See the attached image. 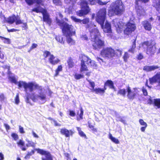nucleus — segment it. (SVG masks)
Returning a JSON list of instances; mask_svg holds the SVG:
<instances>
[{"label": "nucleus", "instance_id": "12", "mask_svg": "<svg viewBox=\"0 0 160 160\" xmlns=\"http://www.w3.org/2000/svg\"><path fill=\"white\" fill-rule=\"evenodd\" d=\"M35 150L38 153L45 156V158H42V160H52V157L48 151L40 148L36 149Z\"/></svg>", "mask_w": 160, "mask_h": 160}, {"label": "nucleus", "instance_id": "51", "mask_svg": "<svg viewBox=\"0 0 160 160\" xmlns=\"http://www.w3.org/2000/svg\"><path fill=\"white\" fill-rule=\"evenodd\" d=\"M77 0H65V2L67 3H70L73 4L74 2L76 1Z\"/></svg>", "mask_w": 160, "mask_h": 160}, {"label": "nucleus", "instance_id": "3", "mask_svg": "<svg viewBox=\"0 0 160 160\" xmlns=\"http://www.w3.org/2000/svg\"><path fill=\"white\" fill-rule=\"evenodd\" d=\"M124 10V5L121 0H117L110 5L108 8V15L112 16L114 15H120Z\"/></svg>", "mask_w": 160, "mask_h": 160}, {"label": "nucleus", "instance_id": "18", "mask_svg": "<svg viewBox=\"0 0 160 160\" xmlns=\"http://www.w3.org/2000/svg\"><path fill=\"white\" fill-rule=\"evenodd\" d=\"M83 58L84 60H86L87 64L91 65L94 68H97V65L94 61L91 60L89 58L84 55H83Z\"/></svg>", "mask_w": 160, "mask_h": 160}, {"label": "nucleus", "instance_id": "24", "mask_svg": "<svg viewBox=\"0 0 160 160\" xmlns=\"http://www.w3.org/2000/svg\"><path fill=\"white\" fill-rule=\"evenodd\" d=\"M8 79L11 82L18 85L19 82H18L17 81V78L14 75L11 74L9 75L8 77Z\"/></svg>", "mask_w": 160, "mask_h": 160}, {"label": "nucleus", "instance_id": "55", "mask_svg": "<svg viewBox=\"0 0 160 160\" xmlns=\"http://www.w3.org/2000/svg\"><path fill=\"white\" fill-rule=\"evenodd\" d=\"M88 81L89 82V84H90L92 88V90L93 89H94V87L95 85L94 82H91L88 80Z\"/></svg>", "mask_w": 160, "mask_h": 160}, {"label": "nucleus", "instance_id": "14", "mask_svg": "<svg viewBox=\"0 0 160 160\" xmlns=\"http://www.w3.org/2000/svg\"><path fill=\"white\" fill-rule=\"evenodd\" d=\"M136 26L133 23L128 22L126 25V28L124 31V33L126 35H129L132 32L134 31L136 29Z\"/></svg>", "mask_w": 160, "mask_h": 160}, {"label": "nucleus", "instance_id": "49", "mask_svg": "<svg viewBox=\"0 0 160 160\" xmlns=\"http://www.w3.org/2000/svg\"><path fill=\"white\" fill-rule=\"evenodd\" d=\"M53 3L56 5H61V2L60 0H52Z\"/></svg>", "mask_w": 160, "mask_h": 160}, {"label": "nucleus", "instance_id": "2", "mask_svg": "<svg viewBox=\"0 0 160 160\" xmlns=\"http://www.w3.org/2000/svg\"><path fill=\"white\" fill-rule=\"evenodd\" d=\"M56 21L58 25L62 28L63 32L66 36L67 42L70 45L74 44L75 43L74 40L70 37L75 34V30L74 27L72 25L61 21L58 19V17L56 18Z\"/></svg>", "mask_w": 160, "mask_h": 160}, {"label": "nucleus", "instance_id": "8", "mask_svg": "<svg viewBox=\"0 0 160 160\" xmlns=\"http://www.w3.org/2000/svg\"><path fill=\"white\" fill-rule=\"evenodd\" d=\"M149 0H136L135 2V7L138 14L140 16L144 15L145 11L142 7V2H148Z\"/></svg>", "mask_w": 160, "mask_h": 160}, {"label": "nucleus", "instance_id": "46", "mask_svg": "<svg viewBox=\"0 0 160 160\" xmlns=\"http://www.w3.org/2000/svg\"><path fill=\"white\" fill-rule=\"evenodd\" d=\"M139 122L141 125L147 126V123L142 119H140L139 120Z\"/></svg>", "mask_w": 160, "mask_h": 160}, {"label": "nucleus", "instance_id": "34", "mask_svg": "<svg viewBox=\"0 0 160 160\" xmlns=\"http://www.w3.org/2000/svg\"><path fill=\"white\" fill-rule=\"evenodd\" d=\"M68 63L69 68H72L74 65V63L71 58H69L68 61Z\"/></svg>", "mask_w": 160, "mask_h": 160}, {"label": "nucleus", "instance_id": "25", "mask_svg": "<svg viewBox=\"0 0 160 160\" xmlns=\"http://www.w3.org/2000/svg\"><path fill=\"white\" fill-rule=\"evenodd\" d=\"M142 24L144 28L146 30L150 31L152 28V26L148 21H144L142 22Z\"/></svg>", "mask_w": 160, "mask_h": 160}, {"label": "nucleus", "instance_id": "43", "mask_svg": "<svg viewBox=\"0 0 160 160\" xmlns=\"http://www.w3.org/2000/svg\"><path fill=\"white\" fill-rule=\"evenodd\" d=\"M26 141L28 143V144H26V146L27 147L32 146L34 145V143L32 141L29 140L28 139H26Z\"/></svg>", "mask_w": 160, "mask_h": 160}, {"label": "nucleus", "instance_id": "31", "mask_svg": "<svg viewBox=\"0 0 160 160\" xmlns=\"http://www.w3.org/2000/svg\"><path fill=\"white\" fill-rule=\"evenodd\" d=\"M153 5L157 10L159 11L160 9V0H156L153 2Z\"/></svg>", "mask_w": 160, "mask_h": 160}, {"label": "nucleus", "instance_id": "29", "mask_svg": "<svg viewBox=\"0 0 160 160\" xmlns=\"http://www.w3.org/2000/svg\"><path fill=\"white\" fill-rule=\"evenodd\" d=\"M105 90V89H104L100 88H94L92 90V91L95 92L97 94H102L104 92Z\"/></svg>", "mask_w": 160, "mask_h": 160}, {"label": "nucleus", "instance_id": "16", "mask_svg": "<svg viewBox=\"0 0 160 160\" xmlns=\"http://www.w3.org/2000/svg\"><path fill=\"white\" fill-rule=\"evenodd\" d=\"M127 91L128 92L127 97L130 99H133L138 93V90L136 88H134L131 90L129 87H127Z\"/></svg>", "mask_w": 160, "mask_h": 160}, {"label": "nucleus", "instance_id": "39", "mask_svg": "<svg viewBox=\"0 0 160 160\" xmlns=\"http://www.w3.org/2000/svg\"><path fill=\"white\" fill-rule=\"evenodd\" d=\"M129 57V56L128 53L127 52H125L123 56L124 61L125 62H127L128 61V58Z\"/></svg>", "mask_w": 160, "mask_h": 160}, {"label": "nucleus", "instance_id": "15", "mask_svg": "<svg viewBox=\"0 0 160 160\" xmlns=\"http://www.w3.org/2000/svg\"><path fill=\"white\" fill-rule=\"evenodd\" d=\"M113 23L115 27L117 32L121 33L123 30L124 24L119 19H116L113 21Z\"/></svg>", "mask_w": 160, "mask_h": 160}, {"label": "nucleus", "instance_id": "35", "mask_svg": "<svg viewBox=\"0 0 160 160\" xmlns=\"http://www.w3.org/2000/svg\"><path fill=\"white\" fill-rule=\"evenodd\" d=\"M155 105L158 108H160V99H157L154 100Z\"/></svg>", "mask_w": 160, "mask_h": 160}, {"label": "nucleus", "instance_id": "7", "mask_svg": "<svg viewBox=\"0 0 160 160\" xmlns=\"http://www.w3.org/2000/svg\"><path fill=\"white\" fill-rule=\"evenodd\" d=\"M82 9L77 12V15L81 17L87 14L90 11V9L85 0L81 1L80 3Z\"/></svg>", "mask_w": 160, "mask_h": 160}, {"label": "nucleus", "instance_id": "61", "mask_svg": "<svg viewBox=\"0 0 160 160\" xmlns=\"http://www.w3.org/2000/svg\"><path fill=\"white\" fill-rule=\"evenodd\" d=\"M143 56L141 54H139L138 55L137 58L138 59L141 60L143 58Z\"/></svg>", "mask_w": 160, "mask_h": 160}, {"label": "nucleus", "instance_id": "32", "mask_svg": "<svg viewBox=\"0 0 160 160\" xmlns=\"http://www.w3.org/2000/svg\"><path fill=\"white\" fill-rule=\"evenodd\" d=\"M77 129L79 135L82 137L86 138V136L85 133L81 130V128L79 127H77Z\"/></svg>", "mask_w": 160, "mask_h": 160}, {"label": "nucleus", "instance_id": "62", "mask_svg": "<svg viewBox=\"0 0 160 160\" xmlns=\"http://www.w3.org/2000/svg\"><path fill=\"white\" fill-rule=\"evenodd\" d=\"M8 31L9 32H16V31H19V30H18V29H8Z\"/></svg>", "mask_w": 160, "mask_h": 160}, {"label": "nucleus", "instance_id": "45", "mask_svg": "<svg viewBox=\"0 0 160 160\" xmlns=\"http://www.w3.org/2000/svg\"><path fill=\"white\" fill-rule=\"evenodd\" d=\"M126 90L125 89H121L118 92V93L125 96L126 94Z\"/></svg>", "mask_w": 160, "mask_h": 160}, {"label": "nucleus", "instance_id": "5", "mask_svg": "<svg viewBox=\"0 0 160 160\" xmlns=\"http://www.w3.org/2000/svg\"><path fill=\"white\" fill-rule=\"evenodd\" d=\"M141 45L144 48H147L146 52L148 54L153 55L156 52V47L154 41L151 40L144 42Z\"/></svg>", "mask_w": 160, "mask_h": 160}, {"label": "nucleus", "instance_id": "22", "mask_svg": "<svg viewBox=\"0 0 160 160\" xmlns=\"http://www.w3.org/2000/svg\"><path fill=\"white\" fill-rule=\"evenodd\" d=\"M89 3L91 5H94L97 3H98L100 5H106L108 2H102L100 0H87Z\"/></svg>", "mask_w": 160, "mask_h": 160}, {"label": "nucleus", "instance_id": "38", "mask_svg": "<svg viewBox=\"0 0 160 160\" xmlns=\"http://www.w3.org/2000/svg\"><path fill=\"white\" fill-rule=\"evenodd\" d=\"M56 39L57 41L61 43H63L64 41L62 37L59 36H57L56 37Z\"/></svg>", "mask_w": 160, "mask_h": 160}, {"label": "nucleus", "instance_id": "50", "mask_svg": "<svg viewBox=\"0 0 160 160\" xmlns=\"http://www.w3.org/2000/svg\"><path fill=\"white\" fill-rule=\"evenodd\" d=\"M17 144L18 145L20 146H22L24 144V142L22 140H20L18 142H17Z\"/></svg>", "mask_w": 160, "mask_h": 160}, {"label": "nucleus", "instance_id": "58", "mask_svg": "<svg viewBox=\"0 0 160 160\" xmlns=\"http://www.w3.org/2000/svg\"><path fill=\"white\" fill-rule=\"evenodd\" d=\"M81 38L83 40H87L88 39V37L85 35H81Z\"/></svg>", "mask_w": 160, "mask_h": 160}, {"label": "nucleus", "instance_id": "13", "mask_svg": "<svg viewBox=\"0 0 160 160\" xmlns=\"http://www.w3.org/2000/svg\"><path fill=\"white\" fill-rule=\"evenodd\" d=\"M101 53L104 57L111 58L114 56V51L111 48H107L103 50Z\"/></svg>", "mask_w": 160, "mask_h": 160}, {"label": "nucleus", "instance_id": "11", "mask_svg": "<svg viewBox=\"0 0 160 160\" xmlns=\"http://www.w3.org/2000/svg\"><path fill=\"white\" fill-rule=\"evenodd\" d=\"M43 55L45 58L48 57V61L52 65L56 64L60 61V60L58 58L54 56L49 51H45Z\"/></svg>", "mask_w": 160, "mask_h": 160}, {"label": "nucleus", "instance_id": "59", "mask_svg": "<svg viewBox=\"0 0 160 160\" xmlns=\"http://www.w3.org/2000/svg\"><path fill=\"white\" fill-rule=\"evenodd\" d=\"M4 126L5 127L7 131L10 129V127L7 124L4 123Z\"/></svg>", "mask_w": 160, "mask_h": 160}, {"label": "nucleus", "instance_id": "63", "mask_svg": "<svg viewBox=\"0 0 160 160\" xmlns=\"http://www.w3.org/2000/svg\"><path fill=\"white\" fill-rule=\"evenodd\" d=\"M147 127V126H143L142 127L140 128L142 132H144Z\"/></svg>", "mask_w": 160, "mask_h": 160}, {"label": "nucleus", "instance_id": "56", "mask_svg": "<svg viewBox=\"0 0 160 160\" xmlns=\"http://www.w3.org/2000/svg\"><path fill=\"white\" fill-rule=\"evenodd\" d=\"M32 133L34 138H39V136L33 130L32 131Z\"/></svg>", "mask_w": 160, "mask_h": 160}, {"label": "nucleus", "instance_id": "57", "mask_svg": "<svg viewBox=\"0 0 160 160\" xmlns=\"http://www.w3.org/2000/svg\"><path fill=\"white\" fill-rule=\"evenodd\" d=\"M69 115L72 117H74L75 115V113L73 111H69Z\"/></svg>", "mask_w": 160, "mask_h": 160}, {"label": "nucleus", "instance_id": "9", "mask_svg": "<svg viewBox=\"0 0 160 160\" xmlns=\"http://www.w3.org/2000/svg\"><path fill=\"white\" fill-rule=\"evenodd\" d=\"M106 15V8L100 9L97 14L96 18V21L100 25L103 24L105 21Z\"/></svg>", "mask_w": 160, "mask_h": 160}, {"label": "nucleus", "instance_id": "36", "mask_svg": "<svg viewBox=\"0 0 160 160\" xmlns=\"http://www.w3.org/2000/svg\"><path fill=\"white\" fill-rule=\"evenodd\" d=\"M72 20L76 22L81 23L82 22V20L76 18L75 17L72 16L71 17Z\"/></svg>", "mask_w": 160, "mask_h": 160}, {"label": "nucleus", "instance_id": "42", "mask_svg": "<svg viewBox=\"0 0 160 160\" xmlns=\"http://www.w3.org/2000/svg\"><path fill=\"white\" fill-rule=\"evenodd\" d=\"M16 24L17 25L19 24L22 23V22L20 18L19 17H16L15 21Z\"/></svg>", "mask_w": 160, "mask_h": 160}, {"label": "nucleus", "instance_id": "28", "mask_svg": "<svg viewBox=\"0 0 160 160\" xmlns=\"http://www.w3.org/2000/svg\"><path fill=\"white\" fill-rule=\"evenodd\" d=\"M16 16H15L10 17L7 18L6 21V22L10 24H12L15 21Z\"/></svg>", "mask_w": 160, "mask_h": 160}, {"label": "nucleus", "instance_id": "33", "mask_svg": "<svg viewBox=\"0 0 160 160\" xmlns=\"http://www.w3.org/2000/svg\"><path fill=\"white\" fill-rule=\"evenodd\" d=\"M62 67L61 65L58 66L57 68L55 71V76H57L59 74L60 72L62 71Z\"/></svg>", "mask_w": 160, "mask_h": 160}, {"label": "nucleus", "instance_id": "26", "mask_svg": "<svg viewBox=\"0 0 160 160\" xmlns=\"http://www.w3.org/2000/svg\"><path fill=\"white\" fill-rule=\"evenodd\" d=\"M26 2L28 4L31 5L34 2H36L38 4L42 5L44 0H25Z\"/></svg>", "mask_w": 160, "mask_h": 160}, {"label": "nucleus", "instance_id": "10", "mask_svg": "<svg viewBox=\"0 0 160 160\" xmlns=\"http://www.w3.org/2000/svg\"><path fill=\"white\" fill-rule=\"evenodd\" d=\"M32 11L35 12L37 13H42L43 14V21L49 24L51 22V20L49 18L48 14L47 13L45 9L41 8L38 7L33 9Z\"/></svg>", "mask_w": 160, "mask_h": 160}, {"label": "nucleus", "instance_id": "52", "mask_svg": "<svg viewBox=\"0 0 160 160\" xmlns=\"http://www.w3.org/2000/svg\"><path fill=\"white\" fill-rule=\"evenodd\" d=\"M82 23L84 24H86L89 22V19L88 18H85L82 20Z\"/></svg>", "mask_w": 160, "mask_h": 160}, {"label": "nucleus", "instance_id": "19", "mask_svg": "<svg viewBox=\"0 0 160 160\" xmlns=\"http://www.w3.org/2000/svg\"><path fill=\"white\" fill-rule=\"evenodd\" d=\"M101 25L102 29L103 31L105 33H110L111 32V28L110 24L107 22H106L104 24Z\"/></svg>", "mask_w": 160, "mask_h": 160}, {"label": "nucleus", "instance_id": "27", "mask_svg": "<svg viewBox=\"0 0 160 160\" xmlns=\"http://www.w3.org/2000/svg\"><path fill=\"white\" fill-rule=\"evenodd\" d=\"M109 138L114 143L118 144L119 143V141L118 139L113 136L111 133L109 134Z\"/></svg>", "mask_w": 160, "mask_h": 160}, {"label": "nucleus", "instance_id": "47", "mask_svg": "<svg viewBox=\"0 0 160 160\" xmlns=\"http://www.w3.org/2000/svg\"><path fill=\"white\" fill-rule=\"evenodd\" d=\"M136 48V45L135 44L134 42V43L133 44L132 48H130L129 50V51L133 53L134 51V49Z\"/></svg>", "mask_w": 160, "mask_h": 160}, {"label": "nucleus", "instance_id": "4", "mask_svg": "<svg viewBox=\"0 0 160 160\" xmlns=\"http://www.w3.org/2000/svg\"><path fill=\"white\" fill-rule=\"evenodd\" d=\"M19 88L23 87L26 93L28 91L32 92L34 90L36 91L39 88V87L36 82H29L27 83L23 81H20L18 83Z\"/></svg>", "mask_w": 160, "mask_h": 160}, {"label": "nucleus", "instance_id": "30", "mask_svg": "<svg viewBox=\"0 0 160 160\" xmlns=\"http://www.w3.org/2000/svg\"><path fill=\"white\" fill-rule=\"evenodd\" d=\"M108 86L110 88H114L113 84L111 80H108L105 84L104 88L105 90L106 89V86Z\"/></svg>", "mask_w": 160, "mask_h": 160}, {"label": "nucleus", "instance_id": "17", "mask_svg": "<svg viewBox=\"0 0 160 160\" xmlns=\"http://www.w3.org/2000/svg\"><path fill=\"white\" fill-rule=\"evenodd\" d=\"M79 59L81 61V67L80 71L81 72L85 73L88 71V67L85 64V62H86V60H84L83 58V55H81L79 57Z\"/></svg>", "mask_w": 160, "mask_h": 160}, {"label": "nucleus", "instance_id": "1", "mask_svg": "<svg viewBox=\"0 0 160 160\" xmlns=\"http://www.w3.org/2000/svg\"><path fill=\"white\" fill-rule=\"evenodd\" d=\"M93 25H87V28L90 31L92 45L95 49H98L104 45V42L100 39L101 36L98 30Z\"/></svg>", "mask_w": 160, "mask_h": 160}, {"label": "nucleus", "instance_id": "23", "mask_svg": "<svg viewBox=\"0 0 160 160\" xmlns=\"http://www.w3.org/2000/svg\"><path fill=\"white\" fill-rule=\"evenodd\" d=\"M158 68L157 66H146L144 67L143 70L146 72H150Z\"/></svg>", "mask_w": 160, "mask_h": 160}, {"label": "nucleus", "instance_id": "6", "mask_svg": "<svg viewBox=\"0 0 160 160\" xmlns=\"http://www.w3.org/2000/svg\"><path fill=\"white\" fill-rule=\"evenodd\" d=\"M30 98L34 102L38 100H41L42 103H44L46 101V95L41 88L39 87L35 93L32 94L30 97Z\"/></svg>", "mask_w": 160, "mask_h": 160}, {"label": "nucleus", "instance_id": "53", "mask_svg": "<svg viewBox=\"0 0 160 160\" xmlns=\"http://www.w3.org/2000/svg\"><path fill=\"white\" fill-rule=\"evenodd\" d=\"M37 45L35 43H33L30 48V50L28 51V52H30L32 49H33L37 47Z\"/></svg>", "mask_w": 160, "mask_h": 160}, {"label": "nucleus", "instance_id": "21", "mask_svg": "<svg viewBox=\"0 0 160 160\" xmlns=\"http://www.w3.org/2000/svg\"><path fill=\"white\" fill-rule=\"evenodd\" d=\"M60 132L62 134L65 135L66 137H69L74 133V132L72 130H69L65 128H62L60 130Z\"/></svg>", "mask_w": 160, "mask_h": 160}, {"label": "nucleus", "instance_id": "44", "mask_svg": "<svg viewBox=\"0 0 160 160\" xmlns=\"http://www.w3.org/2000/svg\"><path fill=\"white\" fill-rule=\"evenodd\" d=\"M11 136L14 140L16 141L18 139V135L15 133H12L11 134Z\"/></svg>", "mask_w": 160, "mask_h": 160}, {"label": "nucleus", "instance_id": "40", "mask_svg": "<svg viewBox=\"0 0 160 160\" xmlns=\"http://www.w3.org/2000/svg\"><path fill=\"white\" fill-rule=\"evenodd\" d=\"M20 102L19 94H17L15 98V103L16 104H18Z\"/></svg>", "mask_w": 160, "mask_h": 160}, {"label": "nucleus", "instance_id": "64", "mask_svg": "<svg viewBox=\"0 0 160 160\" xmlns=\"http://www.w3.org/2000/svg\"><path fill=\"white\" fill-rule=\"evenodd\" d=\"M4 97L3 94H0V100L2 101L4 100Z\"/></svg>", "mask_w": 160, "mask_h": 160}, {"label": "nucleus", "instance_id": "20", "mask_svg": "<svg viewBox=\"0 0 160 160\" xmlns=\"http://www.w3.org/2000/svg\"><path fill=\"white\" fill-rule=\"evenodd\" d=\"M149 81L150 83L152 84L157 82L160 86V73H158L154 77L150 78Z\"/></svg>", "mask_w": 160, "mask_h": 160}, {"label": "nucleus", "instance_id": "48", "mask_svg": "<svg viewBox=\"0 0 160 160\" xmlns=\"http://www.w3.org/2000/svg\"><path fill=\"white\" fill-rule=\"evenodd\" d=\"M4 42L7 44H9L10 43V40L9 39L7 38L3 37V38H1Z\"/></svg>", "mask_w": 160, "mask_h": 160}, {"label": "nucleus", "instance_id": "37", "mask_svg": "<svg viewBox=\"0 0 160 160\" xmlns=\"http://www.w3.org/2000/svg\"><path fill=\"white\" fill-rule=\"evenodd\" d=\"M74 77L76 79H79L83 78L84 76L83 75L81 74L75 73L74 75Z\"/></svg>", "mask_w": 160, "mask_h": 160}, {"label": "nucleus", "instance_id": "60", "mask_svg": "<svg viewBox=\"0 0 160 160\" xmlns=\"http://www.w3.org/2000/svg\"><path fill=\"white\" fill-rule=\"evenodd\" d=\"M142 91L143 92V93L145 95V96H146L148 94V93H147V90L145 89V88H142Z\"/></svg>", "mask_w": 160, "mask_h": 160}, {"label": "nucleus", "instance_id": "54", "mask_svg": "<svg viewBox=\"0 0 160 160\" xmlns=\"http://www.w3.org/2000/svg\"><path fill=\"white\" fill-rule=\"evenodd\" d=\"M19 131L21 133H25L23 128L21 126H19Z\"/></svg>", "mask_w": 160, "mask_h": 160}, {"label": "nucleus", "instance_id": "41", "mask_svg": "<svg viewBox=\"0 0 160 160\" xmlns=\"http://www.w3.org/2000/svg\"><path fill=\"white\" fill-rule=\"evenodd\" d=\"M80 113L79 114V118H77V120H80L83 118L82 116L83 115V111L82 108H81L80 109Z\"/></svg>", "mask_w": 160, "mask_h": 160}]
</instances>
